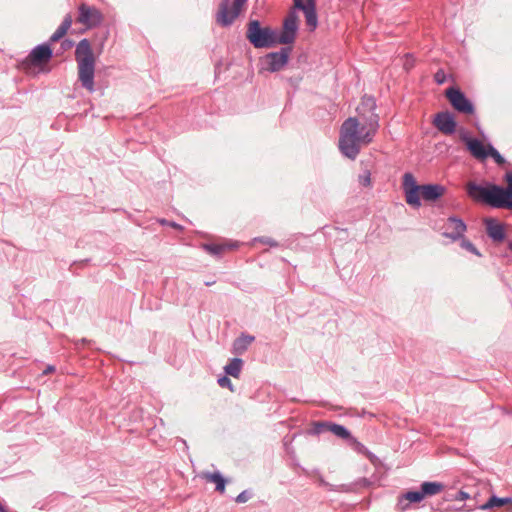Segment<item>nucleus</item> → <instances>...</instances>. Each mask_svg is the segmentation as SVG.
<instances>
[{
    "label": "nucleus",
    "instance_id": "17",
    "mask_svg": "<svg viewBox=\"0 0 512 512\" xmlns=\"http://www.w3.org/2000/svg\"><path fill=\"white\" fill-rule=\"evenodd\" d=\"M504 180L507 183V187L497 185V190L502 201L503 208L512 210V172H506Z\"/></svg>",
    "mask_w": 512,
    "mask_h": 512
},
{
    "label": "nucleus",
    "instance_id": "13",
    "mask_svg": "<svg viewBox=\"0 0 512 512\" xmlns=\"http://www.w3.org/2000/svg\"><path fill=\"white\" fill-rule=\"evenodd\" d=\"M298 30V16L295 11H290L283 22V32L278 36L279 44L289 45L295 41Z\"/></svg>",
    "mask_w": 512,
    "mask_h": 512
},
{
    "label": "nucleus",
    "instance_id": "19",
    "mask_svg": "<svg viewBox=\"0 0 512 512\" xmlns=\"http://www.w3.org/2000/svg\"><path fill=\"white\" fill-rule=\"evenodd\" d=\"M445 193V187L440 184H424L422 185V198L425 201H437Z\"/></svg>",
    "mask_w": 512,
    "mask_h": 512
},
{
    "label": "nucleus",
    "instance_id": "23",
    "mask_svg": "<svg viewBox=\"0 0 512 512\" xmlns=\"http://www.w3.org/2000/svg\"><path fill=\"white\" fill-rule=\"evenodd\" d=\"M203 478H205L208 482L215 483L216 487L215 490L219 493L223 494L225 492V486L227 483V480L224 478V476L219 472H207L203 474Z\"/></svg>",
    "mask_w": 512,
    "mask_h": 512
},
{
    "label": "nucleus",
    "instance_id": "39",
    "mask_svg": "<svg viewBox=\"0 0 512 512\" xmlns=\"http://www.w3.org/2000/svg\"><path fill=\"white\" fill-rule=\"evenodd\" d=\"M468 498H469V494L465 491H459V492H457V494L455 496V500H458V501H463Z\"/></svg>",
    "mask_w": 512,
    "mask_h": 512
},
{
    "label": "nucleus",
    "instance_id": "24",
    "mask_svg": "<svg viewBox=\"0 0 512 512\" xmlns=\"http://www.w3.org/2000/svg\"><path fill=\"white\" fill-rule=\"evenodd\" d=\"M255 340V337L248 334H242L236 338L233 342V352L236 354H242L248 348V346Z\"/></svg>",
    "mask_w": 512,
    "mask_h": 512
},
{
    "label": "nucleus",
    "instance_id": "37",
    "mask_svg": "<svg viewBox=\"0 0 512 512\" xmlns=\"http://www.w3.org/2000/svg\"><path fill=\"white\" fill-rule=\"evenodd\" d=\"M434 80L437 84H443L446 81V74L444 70L439 69L434 75Z\"/></svg>",
    "mask_w": 512,
    "mask_h": 512
},
{
    "label": "nucleus",
    "instance_id": "20",
    "mask_svg": "<svg viewBox=\"0 0 512 512\" xmlns=\"http://www.w3.org/2000/svg\"><path fill=\"white\" fill-rule=\"evenodd\" d=\"M72 25V17L70 14H67L60 26L56 29V31L51 35L49 40L46 43H49V46L51 47L52 43L58 42L60 39L64 37V35L67 33L69 28Z\"/></svg>",
    "mask_w": 512,
    "mask_h": 512
},
{
    "label": "nucleus",
    "instance_id": "11",
    "mask_svg": "<svg viewBox=\"0 0 512 512\" xmlns=\"http://www.w3.org/2000/svg\"><path fill=\"white\" fill-rule=\"evenodd\" d=\"M293 8L303 12L309 31H314L317 28L316 0H293Z\"/></svg>",
    "mask_w": 512,
    "mask_h": 512
},
{
    "label": "nucleus",
    "instance_id": "10",
    "mask_svg": "<svg viewBox=\"0 0 512 512\" xmlns=\"http://www.w3.org/2000/svg\"><path fill=\"white\" fill-rule=\"evenodd\" d=\"M291 47H282L280 51L270 52L264 57L265 69L270 72L280 71L289 61Z\"/></svg>",
    "mask_w": 512,
    "mask_h": 512
},
{
    "label": "nucleus",
    "instance_id": "4",
    "mask_svg": "<svg viewBox=\"0 0 512 512\" xmlns=\"http://www.w3.org/2000/svg\"><path fill=\"white\" fill-rule=\"evenodd\" d=\"M466 192L469 197L477 202L485 203L492 208H503L497 184L486 183V185H481L476 182H469L466 186Z\"/></svg>",
    "mask_w": 512,
    "mask_h": 512
},
{
    "label": "nucleus",
    "instance_id": "38",
    "mask_svg": "<svg viewBox=\"0 0 512 512\" xmlns=\"http://www.w3.org/2000/svg\"><path fill=\"white\" fill-rule=\"evenodd\" d=\"M73 45H74V42L72 40H70V39H64L61 42L62 50H68V49L72 48Z\"/></svg>",
    "mask_w": 512,
    "mask_h": 512
},
{
    "label": "nucleus",
    "instance_id": "3",
    "mask_svg": "<svg viewBox=\"0 0 512 512\" xmlns=\"http://www.w3.org/2000/svg\"><path fill=\"white\" fill-rule=\"evenodd\" d=\"M246 38L255 48H270L278 44L277 32L270 27H262L259 20H250L247 24Z\"/></svg>",
    "mask_w": 512,
    "mask_h": 512
},
{
    "label": "nucleus",
    "instance_id": "14",
    "mask_svg": "<svg viewBox=\"0 0 512 512\" xmlns=\"http://www.w3.org/2000/svg\"><path fill=\"white\" fill-rule=\"evenodd\" d=\"M433 125L443 134L452 135L456 132L457 122L455 117L449 111L437 113L433 120Z\"/></svg>",
    "mask_w": 512,
    "mask_h": 512
},
{
    "label": "nucleus",
    "instance_id": "27",
    "mask_svg": "<svg viewBox=\"0 0 512 512\" xmlns=\"http://www.w3.org/2000/svg\"><path fill=\"white\" fill-rule=\"evenodd\" d=\"M510 502H512L511 497H503L502 498V497H497V496L493 495L488 499V501L485 504H483L481 506V509L486 510V509H492L495 507H502Z\"/></svg>",
    "mask_w": 512,
    "mask_h": 512
},
{
    "label": "nucleus",
    "instance_id": "41",
    "mask_svg": "<svg viewBox=\"0 0 512 512\" xmlns=\"http://www.w3.org/2000/svg\"><path fill=\"white\" fill-rule=\"evenodd\" d=\"M214 283H215V281H206V282H205V285H206V286H211V285H213Z\"/></svg>",
    "mask_w": 512,
    "mask_h": 512
},
{
    "label": "nucleus",
    "instance_id": "28",
    "mask_svg": "<svg viewBox=\"0 0 512 512\" xmlns=\"http://www.w3.org/2000/svg\"><path fill=\"white\" fill-rule=\"evenodd\" d=\"M329 432L333 433L334 435L341 439H353L351 432L344 425L341 424L330 422Z\"/></svg>",
    "mask_w": 512,
    "mask_h": 512
},
{
    "label": "nucleus",
    "instance_id": "9",
    "mask_svg": "<svg viewBox=\"0 0 512 512\" xmlns=\"http://www.w3.org/2000/svg\"><path fill=\"white\" fill-rule=\"evenodd\" d=\"M77 21L85 25L86 28L91 29L99 26L102 23L103 15L96 7L82 3L78 7Z\"/></svg>",
    "mask_w": 512,
    "mask_h": 512
},
{
    "label": "nucleus",
    "instance_id": "30",
    "mask_svg": "<svg viewBox=\"0 0 512 512\" xmlns=\"http://www.w3.org/2000/svg\"><path fill=\"white\" fill-rule=\"evenodd\" d=\"M461 240V247L467 251H469L470 253L476 255V256H481V253L480 251L476 248V246L468 239H466L464 236L460 239Z\"/></svg>",
    "mask_w": 512,
    "mask_h": 512
},
{
    "label": "nucleus",
    "instance_id": "33",
    "mask_svg": "<svg viewBox=\"0 0 512 512\" xmlns=\"http://www.w3.org/2000/svg\"><path fill=\"white\" fill-rule=\"evenodd\" d=\"M252 492L249 490L242 491L236 498L235 501L237 503H246L248 500L252 498Z\"/></svg>",
    "mask_w": 512,
    "mask_h": 512
},
{
    "label": "nucleus",
    "instance_id": "32",
    "mask_svg": "<svg viewBox=\"0 0 512 512\" xmlns=\"http://www.w3.org/2000/svg\"><path fill=\"white\" fill-rule=\"evenodd\" d=\"M217 382H218L219 386L228 388L230 391H233V385H232V382H231L230 378L228 377V375L219 377Z\"/></svg>",
    "mask_w": 512,
    "mask_h": 512
},
{
    "label": "nucleus",
    "instance_id": "25",
    "mask_svg": "<svg viewBox=\"0 0 512 512\" xmlns=\"http://www.w3.org/2000/svg\"><path fill=\"white\" fill-rule=\"evenodd\" d=\"M238 244L236 242L229 244H214V243H205L203 244V249L207 251L209 254L214 256H221L224 250L226 249H234L237 248Z\"/></svg>",
    "mask_w": 512,
    "mask_h": 512
},
{
    "label": "nucleus",
    "instance_id": "16",
    "mask_svg": "<svg viewBox=\"0 0 512 512\" xmlns=\"http://www.w3.org/2000/svg\"><path fill=\"white\" fill-rule=\"evenodd\" d=\"M484 224L486 227V233L493 242L500 243L505 240L506 232L502 223H499L494 218H486L484 220Z\"/></svg>",
    "mask_w": 512,
    "mask_h": 512
},
{
    "label": "nucleus",
    "instance_id": "6",
    "mask_svg": "<svg viewBox=\"0 0 512 512\" xmlns=\"http://www.w3.org/2000/svg\"><path fill=\"white\" fill-rule=\"evenodd\" d=\"M445 96L453 109L458 113L465 115H473L475 113L474 103L460 88L455 86L447 88L445 91Z\"/></svg>",
    "mask_w": 512,
    "mask_h": 512
},
{
    "label": "nucleus",
    "instance_id": "42",
    "mask_svg": "<svg viewBox=\"0 0 512 512\" xmlns=\"http://www.w3.org/2000/svg\"><path fill=\"white\" fill-rule=\"evenodd\" d=\"M508 249L512 251V240L508 243Z\"/></svg>",
    "mask_w": 512,
    "mask_h": 512
},
{
    "label": "nucleus",
    "instance_id": "35",
    "mask_svg": "<svg viewBox=\"0 0 512 512\" xmlns=\"http://www.w3.org/2000/svg\"><path fill=\"white\" fill-rule=\"evenodd\" d=\"M359 183L362 186H365V187L370 186V184H371V177H370V172L369 171H366L364 174L359 176Z\"/></svg>",
    "mask_w": 512,
    "mask_h": 512
},
{
    "label": "nucleus",
    "instance_id": "15",
    "mask_svg": "<svg viewBox=\"0 0 512 512\" xmlns=\"http://www.w3.org/2000/svg\"><path fill=\"white\" fill-rule=\"evenodd\" d=\"M446 226L447 230L442 235L453 242L460 240L467 230L465 222L457 216L448 217Z\"/></svg>",
    "mask_w": 512,
    "mask_h": 512
},
{
    "label": "nucleus",
    "instance_id": "22",
    "mask_svg": "<svg viewBox=\"0 0 512 512\" xmlns=\"http://www.w3.org/2000/svg\"><path fill=\"white\" fill-rule=\"evenodd\" d=\"M362 107L371 112L369 118V126L373 129V131H376L378 128V115L374 113V110L376 109L375 99L373 97L365 96L362 100Z\"/></svg>",
    "mask_w": 512,
    "mask_h": 512
},
{
    "label": "nucleus",
    "instance_id": "2",
    "mask_svg": "<svg viewBox=\"0 0 512 512\" xmlns=\"http://www.w3.org/2000/svg\"><path fill=\"white\" fill-rule=\"evenodd\" d=\"M75 60L81 86L90 93L95 92V56L88 39L83 38L76 45Z\"/></svg>",
    "mask_w": 512,
    "mask_h": 512
},
{
    "label": "nucleus",
    "instance_id": "8",
    "mask_svg": "<svg viewBox=\"0 0 512 512\" xmlns=\"http://www.w3.org/2000/svg\"><path fill=\"white\" fill-rule=\"evenodd\" d=\"M403 189L407 204L414 208L421 206L420 194L422 195V185H418L414 176L407 172L403 176Z\"/></svg>",
    "mask_w": 512,
    "mask_h": 512
},
{
    "label": "nucleus",
    "instance_id": "21",
    "mask_svg": "<svg viewBox=\"0 0 512 512\" xmlns=\"http://www.w3.org/2000/svg\"><path fill=\"white\" fill-rule=\"evenodd\" d=\"M444 488V484L437 481H425L420 485V490L424 498L437 495L442 492Z\"/></svg>",
    "mask_w": 512,
    "mask_h": 512
},
{
    "label": "nucleus",
    "instance_id": "31",
    "mask_svg": "<svg viewBox=\"0 0 512 512\" xmlns=\"http://www.w3.org/2000/svg\"><path fill=\"white\" fill-rule=\"evenodd\" d=\"M329 425H330V422H326V421L316 422V423H314V426H313V433L318 435L323 432L329 431Z\"/></svg>",
    "mask_w": 512,
    "mask_h": 512
},
{
    "label": "nucleus",
    "instance_id": "18",
    "mask_svg": "<svg viewBox=\"0 0 512 512\" xmlns=\"http://www.w3.org/2000/svg\"><path fill=\"white\" fill-rule=\"evenodd\" d=\"M424 499L421 490H410L399 496L397 508L400 511H405L409 508L411 503H420Z\"/></svg>",
    "mask_w": 512,
    "mask_h": 512
},
{
    "label": "nucleus",
    "instance_id": "1",
    "mask_svg": "<svg viewBox=\"0 0 512 512\" xmlns=\"http://www.w3.org/2000/svg\"><path fill=\"white\" fill-rule=\"evenodd\" d=\"M375 131L370 127L365 131V126H361L357 118L349 117L346 119L340 129L339 148L341 153L354 160L358 156L361 145L369 144Z\"/></svg>",
    "mask_w": 512,
    "mask_h": 512
},
{
    "label": "nucleus",
    "instance_id": "40",
    "mask_svg": "<svg viewBox=\"0 0 512 512\" xmlns=\"http://www.w3.org/2000/svg\"><path fill=\"white\" fill-rule=\"evenodd\" d=\"M55 371V367L53 365H48L46 369L44 370V374H48Z\"/></svg>",
    "mask_w": 512,
    "mask_h": 512
},
{
    "label": "nucleus",
    "instance_id": "5",
    "mask_svg": "<svg viewBox=\"0 0 512 512\" xmlns=\"http://www.w3.org/2000/svg\"><path fill=\"white\" fill-rule=\"evenodd\" d=\"M248 0H222L219 3L218 10L215 15L217 24L222 27H230L241 14L242 8Z\"/></svg>",
    "mask_w": 512,
    "mask_h": 512
},
{
    "label": "nucleus",
    "instance_id": "12",
    "mask_svg": "<svg viewBox=\"0 0 512 512\" xmlns=\"http://www.w3.org/2000/svg\"><path fill=\"white\" fill-rule=\"evenodd\" d=\"M459 137L474 158L478 160L488 158V144L484 145L481 140L471 137L464 129L460 131Z\"/></svg>",
    "mask_w": 512,
    "mask_h": 512
},
{
    "label": "nucleus",
    "instance_id": "36",
    "mask_svg": "<svg viewBox=\"0 0 512 512\" xmlns=\"http://www.w3.org/2000/svg\"><path fill=\"white\" fill-rule=\"evenodd\" d=\"M159 223L161 225L170 226V227H172L174 229H177V230H180V231L183 230V226L178 224V223H176V222H174V221H169V220H166V219H160Z\"/></svg>",
    "mask_w": 512,
    "mask_h": 512
},
{
    "label": "nucleus",
    "instance_id": "7",
    "mask_svg": "<svg viewBox=\"0 0 512 512\" xmlns=\"http://www.w3.org/2000/svg\"><path fill=\"white\" fill-rule=\"evenodd\" d=\"M53 57V50L49 43H42L34 47L22 62L23 66L39 67L48 63Z\"/></svg>",
    "mask_w": 512,
    "mask_h": 512
},
{
    "label": "nucleus",
    "instance_id": "26",
    "mask_svg": "<svg viewBox=\"0 0 512 512\" xmlns=\"http://www.w3.org/2000/svg\"><path fill=\"white\" fill-rule=\"evenodd\" d=\"M242 366L243 360L241 358H232L230 362L224 367L225 374L234 378H239Z\"/></svg>",
    "mask_w": 512,
    "mask_h": 512
},
{
    "label": "nucleus",
    "instance_id": "34",
    "mask_svg": "<svg viewBox=\"0 0 512 512\" xmlns=\"http://www.w3.org/2000/svg\"><path fill=\"white\" fill-rule=\"evenodd\" d=\"M254 241H258V242L268 245L270 247H278V245H279L278 242L275 241L274 239H272L270 237H265V236L257 237L254 239Z\"/></svg>",
    "mask_w": 512,
    "mask_h": 512
},
{
    "label": "nucleus",
    "instance_id": "29",
    "mask_svg": "<svg viewBox=\"0 0 512 512\" xmlns=\"http://www.w3.org/2000/svg\"><path fill=\"white\" fill-rule=\"evenodd\" d=\"M488 157H491L499 166H502L506 163V159L491 143L488 144Z\"/></svg>",
    "mask_w": 512,
    "mask_h": 512
}]
</instances>
